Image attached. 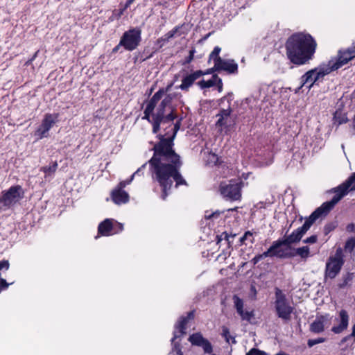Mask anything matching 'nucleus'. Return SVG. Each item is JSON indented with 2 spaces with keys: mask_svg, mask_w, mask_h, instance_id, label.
Listing matches in <instances>:
<instances>
[{
  "mask_svg": "<svg viewBox=\"0 0 355 355\" xmlns=\"http://www.w3.org/2000/svg\"><path fill=\"white\" fill-rule=\"evenodd\" d=\"M172 135L166 138H161L158 144L155 145L154 156L150 160V171L154 181L158 183L162 189V198L165 199L170 193L175 182V186L186 184V181L178 173L180 165L179 156L173 150L172 139L178 128H171Z\"/></svg>",
  "mask_w": 355,
  "mask_h": 355,
  "instance_id": "obj_1",
  "label": "nucleus"
},
{
  "mask_svg": "<svg viewBox=\"0 0 355 355\" xmlns=\"http://www.w3.org/2000/svg\"><path fill=\"white\" fill-rule=\"evenodd\" d=\"M172 96L164 89H159L152 97L144 111V119L153 125V132L156 133L161 125L171 123L174 119L171 105Z\"/></svg>",
  "mask_w": 355,
  "mask_h": 355,
  "instance_id": "obj_2",
  "label": "nucleus"
},
{
  "mask_svg": "<svg viewBox=\"0 0 355 355\" xmlns=\"http://www.w3.org/2000/svg\"><path fill=\"white\" fill-rule=\"evenodd\" d=\"M285 46L290 61L295 64L302 65L312 59L317 44L310 34L298 32L287 39Z\"/></svg>",
  "mask_w": 355,
  "mask_h": 355,
  "instance_id": "obj_3",
  "label": "nucleus"
},
{
  "mask_svg": "<svg viewBox=\"0 0 355 355\" xmlns=\"http://www.w3.org/2000/svg\"><path fill=\"white\" fill-rule=\"evenodd\" d=\"M193 313H188L187 316L181 317L175 324L173 336L171 339V343L173 345V355H182V352L180 348L179 343L181 340V337L186 334L185 329L187 323L189 320L193 318Z\"/></svg>",
  "mask_w": 355,
  "mask_h": 355,
  "instance_id": "obj_4",
  "label": "nucleus"
},
{
  "mask_svg": "<svg viewBox=\"0 0 355 355\" xmlns=\"http://www.w3.org/2000/svg\"><path fill=\"white\" fill-rule=\"evenodd\" d=\"M331 71V68H314L309 71L302 77V85L295 89V93H297L301 88L304 87L309 91L313 84L320 82L324 76Z\"/></svg>",
  "mask_w": 355,
  "mask_h": 355,
  "instance_id": "obj_5",
  "label": "nucleus"
},
{
  "mask_svg": "<svg viewBox=\"0 0 355 355\" xmlns=\"http://www.w3.org/2000/svg\"><path fill=\"white\" fill-rule=\"evenodd\" d=\"M141 41V30L135 27L125 31L120 39V45L129 51L136 49Z\"/></svg>",
  "mask_w": 355,
  "mask_h": 355,
  "instance_id": "obj_6",
  "label": "nucleus"
},
{
  "mask_svg": "<svg viewBox=\"0 0 355 355\" xmlns=\"http://www.w3.org/2000/svg\"><path fill=\"white\" fill-rule=\"evenodd\" d=\"M231 113L230 108L223 109L216 116L217 118L215 124L216 128L222 135H229L234 127V121Z\"/></svg>",
  "mask_w": 355,
  "mask_h": 355,
  "instance_id": "obj_7",
  "label": "nucleus"
},
{
  "mask_svg": "<svg viewBox=\"0 0 355 355\" xmlns=\"http://www.w3.org/2000/svg\"><path fill=\"white\" fill-rule=\"evenodd\" d=\"M339 202V198H332L330 201L323 203L306 220L304 225L299 227L302 233L305 234L311 227L312 224L322 215L327 214L334 205Z\"/></svg>",
  "mask_w": 355,
  "mask_h": 355,
  "instance_id": "obj_8",
  "label": "nucleus"
},
{
  "mask_svg": "<svg viewBox=\"0 0 355 355\" xmlns=\"http://www.w3.org/2000/svg\"><path fill=\"white\" fill-rule=\"evenodd\" d=\"M24 196V191L20 186H14L4 191L0 198V209H6L19 202Z\"/></svg>",
  "mask_w": 355,
  "mask_h": 355,
  "instance_id": "obj_9",
  "label": "nucleus"
},
{
  "mask_svg": "<svg viewBox=\"0 0 355 355\" xmlns=\"http://www.w3.org/2000/svg\"><path fill=\"white\" fill-rule=\"evenodd\" d=\"M344 263L343 250L338 248L336 253L331 256L327 263L325 270V276L330 279H334L339 273Z\"/></svg>",
  "mask_w": 355,
  "mask_h": 355,
  "instance_id": "obj_10",
  "label": "nucleus"
},
{
  "mask_svg": "<svg viewBox=\"0 0 355 355\" xmlns=\"http://www.w3.org/2000/svg\"><path fill=\"white\" fill-rule=\"evenodd\" d=\"M123 226L121 223L114 220L113 219L107 218L101 222L98 227V235L95 237L98 239L100 236H108L121 232Z\"/></svg>",
  "mask_w": 355,
  "mask_h": 355,
  "instance_id": "obj_11",
  "label": "nucleus"
},
{
  "mask_svg": "<svg viewBox=\"0 0 355 355\" xmlns=\"http://www.w3.org/2000/svg\"><path fill=\"white\" fill-rule=\"evenodd\" d=\"M275 308L278 316L284 320H288L293 311L292 307L287 302L285 295L279 289L276 290Z\"/></svg>",
  "mask_w": 355,
  "mask_h": 355,
  "instance_id": "obj_12",
  "label": "nucleus"
},
{
  "mask_svg": "<svg viewBox=\"0 0 355 355\" xmlns=\"http://www.w3.org/2000/svg\"><path fill=\"white\" fill-rule=\"evenodd\" d=\"M349 62L355 65V55L349 47L339 50L337 55L329 60L328 67H341Z\"/></svg>",
  "mask_w": 355,
  "mask_h": 355,
  "instance_id": "obj_13",
  "label": "nucleus"
},
{
  "mask_svg": "<svg viewBox=\"0 0 355 355\" xmlns=\"http://www.w3.org/2000/svg\"><path fill=\"white\" fill-rule=\"evenodd\" d=\"M139 169L137 170L129 180L121 181L118 187L114 189L112 192V201L116 205L125 204L129 200L128 194L123 190L126 185L129 184L133 180L134 176L136 173H139Z\"/></svg>",
  "mask_w": 355,
  "mask_h": 355,
  "instance_id": "obj_14",
  "label": "nucleus"
},
{
  "mask_svg": "<svg viewBox=\"0 0 355 355\" xmlns=\"http://www.w3.org/2000/svg\"><path fill=\"white\" fill-rule=\"evenodd\" d=\"M241 188L238 183L232 181L230 183L222 182L220 185V194L232 200H239L241 197Z\"/></svg>",
  "mask_w": 355,
  "mask_h": 355,
  "instance_id": "obj_15",
  "label": "nucleus"
},
{
  "mask_svg": "<svg viewBox=\"0 0 355 355\" xmlns=\"http://www.w3.org/2000/svg\"><path fill=\"white\" fill-rule=\"evenodd\" d=\"M58 121V114H46L41 125L35 132L38 139L49 136V131Z\"/></svg>",
  "mask_w": 355,
  "mask_h": 355,
  "instance_id": "obj_16",
  "label": "nucleus"
},
{
  "mask_svg": "<svg viewBox=\"0 0 355 355\" xmlns=\"http://www.w3.org/2000/svg\"><path fill=\"white\" fill-rule=\"evenodd\" d=\"M221 49L215 46L209 56V63L213 64L214 67H238L234 60L225 59L220 57Z\"/></svg>",
  "mask_w": 355,
  "mask_h": 355,
  "instance_id": "obj_17",
  "label": "nucleus"
},
{
  "mask_svg": "<svg viewBox=\"0 0 355 355\" xmlns=\"http://www.w3.org/2000/svg\"><path fill=\"white\" fill-rule=\"evenodd\" d=\"M289 245L284 243V240L277 241L266 251L268 257H286L288 256Z\"/></svg>",
  "mask_w": 355,
  "mask_h": 355,
  "instance_id": "obj_18",
  "label": "nucleus"
},
{
  "mask_svg": "<svg viewBox=\"0 0 355 355\" xmlns=\"http://www.w3.org/2000/svg\"><path fill=\"white\" fill-rule=\"evenodd\" d=\"M189 341L193 345L201 347L205 353L212 352V346L209 341L205 338L201 333H195L189 338Z\"/></svg>",
  "mask_w": 355,
  "mask_h": 355,
  "instance_id": "obj_19",
  "label": "nucleus"
},
{
  "mask_svg": "<svg viewBox=\"0 0 355 355\" xmlns=\"http://www.w3.org/2000/svg\"><path fill=\"white\" fill-rule=\"evenodd\" d=\"M336 324L332 327L331 331L335 334H340L346 329L349 323V315L346 311L341 310L338 317L335 318Z\"/></svg>",
  "mask_w": 355,
  "mask_h": 355,
  "instance_id": "obj_20",
  "label": "nucleus"
},
{
  "mask_svg": "<svg viewBox=\"0 0 355 355\" xmlns=\"http://www.w3.org/2000/svg\"><path fill=\"white\" fill-rule=\"evenodd\" d=\"M349 190H355V174L345 183L334 189L335 195L332 198L338 197L340 201V199L347 194Z\"/></svg>",
  "mask_w": 355,
  "mask_h": 355,
  "instance_id": "obj_21",
  "label": "nucleus"
},
{
  "mask_svg": "<svg viewBox=\"0 0 355 355\" xmlns=\"http://www.w3.org/2000/svg\"><path fill=\"white\" fill-rule=\"evenodd\" d=\"M329 323L330 319L328 315L318 316L311 324V331L314 333L322 332L324 327L329 325Z\"/></svg>",
  "mask_w": 355,
  "mask_h": 355,
  "instance_id": "obj_22",
  "label": "nucleus"
},
{
  "mask_svg": "<svg viewBox=\"0 0 355 355\" xmlns=\"http://www.w3.org/2000/svg\"><path fill=\"white\" fill-rule=\"evenodd\" d=\"M198 85L202 88H207V87H210L216 85L219 92H220L222 91V87H223L221 79L219 78L216 75H213L210 79L202 80L200 81L198 83Z\"/></svg>",
  "mask_w": 355,
  "mask_h": 355,
  "instance_id": "obj_23",
  "label": "nucleus"
},
{
  "mask_svg": "<svg viewBox=\"0 0 355 355\" xmlns=\"http://www.w3.org/2000/svg\"><path fill=\"white\" fill-rule=\"evenodd\" d=\"M202 75L201 71H197L192 74L187 76L183 80L182 83L180 86V88L182 90L187 89L193 83L200 78Z\"/></svg>",
  "mask_w": 355,
  "mask_h": 355,
  "instance_id": "obj_24",
  "label": "nucleus"
},
{
  "mask_svg": "<svg viewBox=\"0 0 355 355\" xmlns=\"http://www.w3.org/2000/svg\"><path fill=\"white\" fill-rule=\"evenodd\" d=\"M10 263L7 260H3L0 261V293L3 289H6L11 284H8L5 279L1 277L3 272H6L9 269Z\"/></svg>",
  "mask_w": 355,
  "mask_h": 355,
  "instance_id": "obj_25",
  "label": "nucleus"
},
{
  "mask_svg": "<svg viewBox=\"0 0 355 355\" xmlns=\"http://www.w3.org/2000/svg\"><path fill=\"white\" fill-rule=\"evenodd\" d=\"M304 235V234L302 233L300 228H297L295 232H293L291 235L288 236L284 239V243L288 245L292 243H297L300 241Z\"/></svg>",
  "mask_w": 355,
  "mask_h": 355,
  "instance_id": "obj_26",
  "label": "nucleus"
},
{
  "mask_svg": "<svg viewBox=\"0 0 355 355\" xmlns=\"http://www.w3.org/2000/svg\"><path fill=\"white\" fill-rule=\"evenodd\" d=\"M347 121V119L345 113L340 110L336 111L334 116V123L340 125L342 123H346Z\"/></svg>",
  "mask_w": 355,
  "mask_h": 355,
  "instance_id": "obj_27",
  "label": "nucleus"
},
{
  "mask_svg": "<svg viewBox=\"0 0 355 355\" xmlns=\"http://www.w3.org/2000/svg\"><path fill=\"white\" fill-rule=\"evenodd\" d=\"M295 254L302 259H306L310 256L309 248L307 246L298 248L295 250Z\"/></svg>",
  "mask_w": 355,
  "mask_h": 355,
  "instance_id": "obj_28",
  "label": "nucleus"
},
{
  "mask_svg": "<svg viewBox=\"0 0 355 355\" xmlns=\"http://www.w3.org/2000/svg\"><path fill=\"white\" fill-rule=\"evenodd\" d=\"M355 249V238L352 237L349 239L345 245L346 252H352Z\"/></svg>",
  "mask_w": 355,
  "mask_h": 355,
  "instance_id": "obj_29",
  "label": "nucleus"
},
{
  "mask_svg": "<svg viewBox=\"0 0 355 355\" xmlns=\"http://www.w3.org/2000/svg\"><path fill=\"white\" fill-rule=\"evenodd\" d=\"M182 26H176L173 30L168 32L164 35V42H168L171 38L173 37L176 34L178 33L179 30L182 28Z\"/></svg>",
  "mask_w": 355,
  "mask_h": 355,
  "instance_id": "obj_30",
  "label": "nucleus"
},
{
  "mask_svg": "<svg viewBox=\"0 0 355 355\" xmlns=\"http://www.w3.org/2000/svg\"><path fill=\"white\" fill-rule=\"evenodd\" d=\"M234 306L236 309L238 313L242 311L243 310V302L241 299H240L237 296H234L233 297Z\"/></svg>",
  "mask_w": 355,
  "mask_h": 355,
  "instance_id": "obj_31",
  "label": "nucleus"
},
{
  "mask_svg": "<svg viewBox=\"0 0 355 355\" xmlns=\"http://www.w3.org/2000/svg\"><path fill=\"white\" fill-rule=\"evenodd\" d=\"M57 166V163L54 162L49 166L44 167L43 171L46 173V175H51L56 171Z\"/></svg>",
  "mask_w": 355,
  "mask_h": 355,
  "instance_id": "obj_32",
  "label": "nucleus"
},
{
  "mask_svg": "<svg viewBox=\"0 0 355 355\" xmlns=\"http://www.w3.org/2000/svg\"><path fill=\"white\" fill-rule=\"evenodd\" d=\"M248 240H249L251 243H253V235L250 232H245V234L240 239V241L241 243H243L245 241Z\"/></svg>",
  "mask_w": 355,
  "mask_h": 355,
  "instance_id": "obj_33",
  "label": "nucleus"
},
{
  "mask_svg": "<svg viewBox=\"0 0 355 355\" xmlns=\"http://www.w3.org/2000/svg\"><path fill=\"white\" fill-rule=\"evenodd\" d=\"M243 320H250L252 316V313L248 311H244L238 313Z\"/></svg>",
  "mask_w": 355,
  "mask_h": 355,
  "instance_id": "obj_34",
  "label": "nucleus"
},
{
  "mask_svg": "<svg viewBox=\"0 0 355 355\" xmlns=\"http://www.w3.org/2000/svg\"><path fill=\"white\" fill-rule=\"evenodd\" d=\"M324 340H325V339L322 338H316V339H310V340H308V345L310 347H313L315 345H317V344L322 343L324 342Z\"/></svg>",
  "mask_w": 355,
  "mask_h": 355,
  "instance_id": "obj_35",
  "label": "nucleus"
},
{
  "mask_svg": "<svg viewBox=\"0 0 355 355\" xmlns=\"http://www.w3.org/2000/svg\"><path fill=\"white\" fill-rule=\"evenodd\" d=\"M127 8H125V6H123L122 8H120L118 10H114L112 17H115L116 19H119L123 15V12Z\"/></svg>",
  "mask_w": 355,
  "mask_h": 355,
  "instance_id": "obj_36",
  "label": "nucleus"
},
{
  "mask_svg": "<svg viewBox=\"0 0 355 355\" xmlns=\"http://www.w3.org/2000/svg\"><path fill=\"white\" fill-rule=\"evenodd\" d=\"M268 257L267 252H263L261 254L257 255L255 257H254L252 260L254 264L257 263L261 259H262L264 257Z\"/></svg>",
  "mask_w": 355,
  "mask_h": 355,
  "instance_id": "obj_37",
  "label": "nucleus"
},
{
  "mask_svg": "<svg viewBox=\"0 0 355 355\" xmlns=\"http://www.w3.org/2000/svg\"><path fill=\"white\" fill-rule=\"evenodd\" d=\"M223 336L225 338V340L228 343L230 341V340H233V338H232L230 336V333L229 330L225 327H224L223 329Z\"/></svg>",
  "mask_w": 355,
  "mask_h": 355,
  "instance_id": "obj_38",
  "label": "nucleus"
},
{
  "mask_svg": "<svg viewBox=\"0 0 355 355\" xmlns=\"http://www.w3.org/2000/svg\"><path fill=\"white\" fill-rule=\"evenodd\" d=\"M218 212L210 213L209 211H206L205 214V219H211V218H216L219 216Z\"/></svg>",
  "mask_w": 355,
  "mask_h": 355,
  "instance_id": "obj_39",
  "label": "nucleus"
},
{
  "mask_svg": "<svg viewBox=\"0 0 355 355\" xmlns=\"http://www.w3.org/2000/svg\"><path fill=\"white\" fill-rule=\"evenodd\" d=\"M223 240H225L227 243V244L230 243V236L226 232H223L219 237H218V243L222 241Z\"/></svg>",
  "mask_w": 355,
  "mask_h": 355,
  "instance_id": "obj_40",
  "label": "nucleus"
},
{
  "mask_svg": "<svg viewBox=\"0 0 355 355\" xmlns=\"http://www.w3.org/2000/svg\"><path fill=\"white\" fill-rule=\"evenodd\" d=\"M195 51H195L194 49H193L189 51V55L186 58V60H185L184 64H188V63H189L193 60Z\"/></svg>",
  "mask_w": 355,
  "mask_h": 355,
  "instance_id": "obj_41",
  "label": "nucleus"
},
{
  "mask_svg": "<svg viewBox=\"0 0 355 355\" xmlns=\"http://www.w3.org/2000/svg\"><path fill=\"white\" fill-rule=\"evenodd\" d=\"M246 355H265V353L257 349H252Z\"/></svg>",
  "mask_w": 355,
  "mask_h": 355,
  "instance_id": "obj_42",
  "label": "nucleus"
},
{
  "mask_svg": "<svg viewBox=\"0 0 355 355\" xmlns=\"http://www.w3.org/2000/svg\"><path fill=\"white\" fill-rule=\"evenodd\" d=\"M317 241V236H311L306 239L304 241V243H314Z\"/></svg>",
  "mask_w": 355,
  "mask_h": 355,
  "instance_id": "obj_43",
  "label": "nucleus"
},
{
  "mask_svg": "<svg viewBox=\"0 0 355 355\" xmlns=\"http://www.w3.org/2000/svg\"><path fill=\"white\" fill-rule=\"evenodd\" d=\"M347 230L349 232H353L355 230V225L354 224H349L347 225Z\"/></svg>",
  "mask_w": 355,
  "mask_h": 355,
  "instance_id": "obj_44",
  "label": "nucleus"
},
{
  "mask_svg": "<svg viewBox=\"0 0 355 355\" xmlns=\"http://www.w3.org/2000/svg\"><path fill=\"white\" fill-rule=\"evenodd\" d=\"M123 46L122 45H120V42L119 43V44H117L113 49H112V53H116L119 49Z\"/></svg>",
  "mask_w": 355,
  "mask_h": 355,
  "instance_id": "obj_45",
  "label": "nucleus"
},
{
  "mask_svg": "<svg viewBox=\"0 0 355 355\" xmlns=\"http://www.w3.org/2000/svg\"><path fill=\"white\" fill-rule=\"evenodd\" d=\"M135 1V0H128L124 5L125 8H128L130 7V6Z\"/></svg>",
  "mask_w": 355,
  "mask_h": 355,
  "instance_id": "obj_46",
  "label": "nucleus"
},
{
  "mask_svg": "<svg viewBox=\"0 0 355 355\" xmlns=\"http://www.w3.org/2000/svg\"><path fill=\"white\" fill-rule=\"evenodd\" d=\"M224 69H226L228 71L229 73H235L237 68H234V67H232V68H223Z\"/></svg>",
  "mask_w": 355,
  "mask_h": 355,
  "instance_id": "obj_47",
  "label": "nucleus"
},
{
  "mask_svg": "<svg viewBox=\"0 0 355 355\" xmlns=\"http://www.w3.org/2000/svg\"><path fill=\"white\" fill-rule=\"evenodd\" d=\"M166 42H164V37H162L160 38H159L157 40V43L158 44H161V45H162L164 43H165Z\"/></svg>",
  "mask_w": 355,
  "mask_h": 355,
  "instance_id": "obj_48",
  "label": "nucleus"
},
{
  "mask_svg": "<svg viewBox=\"0 0 355 355\" xmlns=\"http://www.w3.org/2000/svg\"><path fill=\"white\" fill-rule=\"evenodd\" d=\"M350 336L355 338V324H354V326L352 327V333Z\"/></svg>",
  "mask_w": 355,
  "mask_h": 355,
  "instance_id": "obj_49",
  "label": "nucleus"
},
{
  "mask_svg": "<svg viewBox=\"0 0 355 355\" xmlns=\"http://www.w3.org/2000/svg\"><path fill=\"white\" fill-rule=\"evenodd\" d=\"M211 33H209L208 34H207L203 38L202 40H206L210 35H211Z\"/></svg>",
  "mask_w": 355,
  "mask_h": 355,
  "instance_id": "obj_50",
  "label": "nucleus"
},
{
  "mask_svg": "<svg viewBox=\"0 0 355 355\" xmlns=\"http://www.w3.org/2000/svg\"><path fill=\"white\" fill-rule=\"evenodd\" d=\"M211 156L212 157V161L213 162H216L217 160V157L215 155L213 154Z\"/></svg>",
  "mask_w": 355,
  "mask_h": 355,
  "instance_id": "obj_51",
  "label": "nucleus"
},
{
  "mask_svg": "<svg viewBox=\"0 0 355 355\" xmlns=\"http://www.w3.org/2000/svg\"><path fill=\"white\" fill-rule=\"evenodd\" d=\"M31 61H32V60H28L26 62V65H29V64H31Z\"/></svg>",
  "mask_w": 355,
  "mask_h": 355,
  "instance_id": "obj_52",
  "label": "nucleus"
},
{
  "mask_svg": "<svg viewBox=\"0 0 355 355\" xmlns=\"http://www.w3.org/2000/svg\"><path fill=\"white\" fill-rule=\"evenodd\" d=\"M346 284H347V282H346V281H345V282H344L343 284H340V288H343V287Z\"/></svg>",
  "mask_w": 355,
  "mask_h": 355,
  "instance_id": "obj_53",
  "label": "nucleus"
},
{
  "mask_svg": "<svg viewBox=\"0 0 355 355\" xmlns=\"http://www.w3.org/2000/svg\"><path fill=\"white\" fill-rule=\"evenodd\" d=\"M37 52H36L34 55V58L37 55Z\"/></svg>",
  "mask_w": 355,
  "mask_h": 355,
  "instance_id": "obj_54",
  "label": "nucleus"
},
{
  "mask_svg": "<svg viewBox=\"0 0 355 355\" xmlns=\"http://www.w3.org/2000/svg\"><path fill=\"white\" fill-rule=\"evenodd\" d=\"M183 33H178V35H181Z\"/></svg>",
  "mask_w": 355,
  "mask_h": 355,
  "instance_id": "obj_55",
  "label": "nucleus"
}]
</instances>
